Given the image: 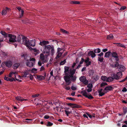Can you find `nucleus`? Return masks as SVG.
Segmentation results:
<instances>
[{
  "mask_svg": "<svg viewBox=\"0 0 127 127\" xmlns=\"http://www.w3.org/2000/svg\"><path fill=\"white\" fill-rule=\"evenodd\" d=\"M49 43L47 41L43 40L40 42L39 44L43 46V52L44 53L49 55L51 52V55H53L55 53L54 47L52 45H48Z\"/></svg>",
  "mask_w": 127,
  "mask_h": 127,
  "instance_id": "f257e3e1",
  "label": "nucleus"
},
{
  "mask_svg": "<svg viewBox=\"0 0 127 127\" xmlns=\"http://www.w3.org/2000/svg\"><path fill=\"white\" fill-rule=\"evenodd\" d=\"M24 42V44L28 47L29 49L32 48L29 46H30L32 47H34L35 45V40L33 39L30 40V41L28 40V39L27 38V39H24L23 40Z\"/></svg>",
  "mask_w": 127,
  "mask_h": 127,
  "instance_id": "f03ea898",
  "label": "nucleus"
},
{
  "mask_svg": "<svg viewBox=\"0 0 127 127\" xmlns=\"http://www.w3.org/2000/svg\"><path fill=\"white\" fill-rule=\"evenodd\" d=\"M22 56L24 57L25 61H26V63L27 66L30 67H31L33 66L34 65V62H32L30 61V57L24 55H23Z\"/></svg>",
  "mask_w": 127,
  "mask_h": 127,
  "instance_id": "7ed1b4c3",
  "label": "nucleus"
},
{
  "mask_svg": "<svg viewBox=\"0 0 127 127\" xmlns=\"http://www.w3.org/2000/svg\"><path fill=\"white\" fill-rule=\"evenodd\" d=\"M69 78H66L64 79L65 82L67 84V85H69L71 83V81L75 82L76 80L77 77L75 75H73L69 77Z\"/></svg>",
  "mask_w": 127,
  "mask_h": 127,
  "instance_id": "20e7f679",
  "label": "nucleus"
},
{
  "mask_svg": "<svg viewBox=\"0 0 127 127\" xmlns=\"http://www.w3.org/2000/svg\"><path fill=\"white\" fill-rule=\"evenodd\" d=\"M16 37L15 35L9 34L7 36L6 39H8L9 41L11 42H14L16 41Z\"/></svg>",
  "mask_w": 127,
  "mask_h": 127,
  "instance_id": "39448f33",
  "label": "nucleus"
},
{
  "mask_svg": "<svg viewBox=\"0 0 127 127\" xmlns=\"http://www.w3.org/2000/svg\"><path fill=\"white\" fill-rule=\"evenodd\" d=\"M76 71V69H72L71 68H70L69 72H68V73H69V75L64 76V79L66 78H69V77L74 75Z\"/></svg>",
  "mask_w": 127,
  "mask_h": 127,
  "instance_id": "423d86ee",
  "label": "nucleus"
},
{
  "mask_svg": "<svg viewBox=\"0 0 127 127\" xmlns=\"http://www.w3.org/2000/svg\"><path fill=\"white\" fill-rule=\"evenodd\" d=\"M79 80L85 85H87L88 84V81L87 80L86 78L84 76L80 77L79 78Z\"/></svg>",
  "mask_w": 127,
  "mask_h": 127,
  "instance_id": "0eeeda50",
  "label": "nucleus"
},
{
  "mask_svg": "<svg viewBox=\"0 0 127 127\" xmlns=\"http://www.w3.org/2000/svg\"><path fill=\"white\" fill-rule=\"evenodd\" d=\"M27 38L22 35H18L17 37V41L18 42H20L22 39V43L24 44L23 43V42H24L23 41L24 40H23L24 39H27Z\"/></svg>",
  "mask_w": 127,
  "mask_h": 127,
  "instance_id": "6e6552de",
  "label": "nucleus"
},
{
  "mask_svg": "<svg viewBox=\"0 0 127 127\" xmlns=\"http://www.w3.org/2000/svg\"><path fill=\"white\" fill-rule=\"evenodd\" d=\"M69 67L68 66H65L64 67V73L66 76L68 75V72L69 71Z\"/></svg>",
  "mask_w": 127,
  "mask_h": 127,
  "instance_id": "1a4fd4ad",
  "label": "nucleus"
},
{
  "mask_svg": "<svg viewBox=\"0 0 127 127\" xmlns=\"http://www.w3.org/2000/svg\"><path fill=\"white\" fill-rule=\"evenodd\" d=\"M67 105L69 106H74L72 107L73 108H79L80 107V106L78 105H77L75 104L72 103H68L67 104Z\"/></svg>",
  "mask_w": 127,
  "mask_h": 127,
  "instance_id": "9d476101",
  "label": "nucleus"
},
{
  "mask_svg": "<svg viewBox=\"0 0 127 127\" xmlns=\"http://www.w3.org/2000/svg\"><path fill=\"white\" fill-rule=\"evenodd\" d=\"M114 89V88L113 87L111 86H107L104 89L103 91V92H104V91H111L112 90Z\"/></svg>",
  "mask_w": 127,
  "mask_h": 127,
  "instance_id": "9b49d317",
  "label": "nucleus"
},
{
  "mask_svg": "<svg viewBox=\"0 0 127 127\" xmlns=\"http://www.w3.org/2000/svg\"><path fill=\"white\" fill-rule=\"evenodd\" d=\"M116 76L117 77L118 80L120 79L122 77V73L121 71L117 72L116 74Z\"/></svg>",
  "mask_w": 127,
  "mask_h": 127,
  "instance_id": "f8f14e48",
  "label": "nucleus"
},
{
  "mask_svg": "<svg viewBox=\"0 0 127 127\" xmlns=\"http://www.w3.org/2000/svg\"><path fill=\"white\" fill-rule=\"evenodd\" d=\"M16 99L18 101H26L27 99H24L22 97L20 96H18L16 97Z\"/></svg>",
  "mask_w": 127,
  "mask_h": 127,
  "instance_id": "ddd939ff",
  "label": "nucleus"
},
{
  "mask_svg": "<svg viewBox=\"0 0 127 127\" xmlns=\"http://www.w3.org/2000/svg\"><path fill=\"white\" fill-rule=\"evenodd\" d=\"M89 59L87 58L85 60L84 62L86 63V66L87 67L91 65V61H89Z\"/></svg>",
  "mask_w": 127,
  "mask_h": 127,
  "instance_id": "4468645a",
  "label": "nucleus"
},
{
  "mask_svg": "<svg viewBox=\"0 0 127 127\" xmlns=\"http://www.w3.org/2000/svg\"><path fill=\"white\" fill-rule=\"evenodd\" d=\"M4 79L6 80L10 81V82H12L13 81H15V80L14 78H12L11 79L10 78L8 77H6L5 76L4 78Z\"/></svg>",
  "mask_w": 127,
  "mask_h": 127,
  "instance_id": "2eb2a0df",
  "label": "nucleus"
},
{
  "mask_svg": "<svg viewBox=\"0 0 127 127\" xmlns=\"http://www.w3.org/2000/svg\"><path fill=\"white\" fill-rule=\"evenodd\" d=\"M93 51H90L88 53V55L89 56H91V57L93 58L95 57L96 56V54Z\"/></svg>",
  "mask_w": 127,
  "mask_h": 127,
  "instance_id": "dca6fc26",
  "label": "nucleus"
},
{
  "mask_svg": "<svg viewBox=\"0 0 127 127\" xmlns=\"http://www.w3.org/2000/svg\"><path fill=\"white\" fill-rule=\"evenodd\" d=\"M5 64L6 66L8 67H10L12 65V63L11 61H8L6 62L5 63Z\"/></svg>",
  "mask_w": 127,
  "mask_h": 127,
  "instance_id": "f3484780",
  "label": "nucleus"
},
{
  "mask_svg": "<svg viewBox=\"0 0 127 127\" xmlns=\"http://www.w3.org/2000/svg\"><path fill=\"white\" fill-rule=\"evenodd\" d=\"M0 33L2 35L4 36V37L6 38V39L7 38V36H8V35L9 34L6 33L3 31H1L0 32Z\"/></svg>",
  "mask_w": 127,
  "mask_h": 127,
  "instance_id": "a211bd4d",
  "label": "nucleus"
},
{
  "mask_svg": "<svg viewBox=\"0 0 127 127\" xmlns=\"http://www.w3.org/2000/svg\"><path fill=\"white\" fill-rule=\"evenodd\" d=\"M45 77L42 75H38L37 76V79L39 80H42L45 79Z\"/></svg>",
  "mask_w": 127,
  "mask_h": 127,
  "instance_id": "6ab92c4d",
  "label": "nucleus"
},
{
  "mask_svg": "<svg viewBox=\"0 0 127 127\" xmlns=\"http://www.w3.org/2000/svg\"><path fill=\"white\" fill-rule=\"evenodd\" d=\"M118 68H119L121 71L123 72L125 70V67L122 65H120L119 66V67Z\"/></svg>",
  "mask_w": 127,
  "mask_h": 127,
  "instance_id": "aec40b11",
  "label": "nucleus"
},
{
  "mask_svg": "<svg viewBox=\"0 0 127 127\" xmlns=\"http://www.w3.org/2000/svg\"><path fill=\"white\" fill-rule=\"evenodd\" d=\"M112 56L113 57L115 58H118V55L117 54L116 52H113L111 53Z\"/></svg>",
  "mask_w": 127,
  "mask_h": 127,
  "instance_id": "412c9836",
  "label": "nucleus"
},
{
  "mask_svg": "<svg viewBox=\"0 0 127 127\" xmlns=\"http://www.w3.org/2000/svg\"><path fill=\"white\" fill-rule=\"evenodd\" d=\"M111 52L110 51H108L106 52L105 54L104 57L109 58Z\"/></svg>",
  "mask_w": 127,
  "mask_h": 127,
  "instance_id": "4be33fe9",
  "label": "nucleus"
},
{
  "mask_svg": "<svg viewBox=\"0 0 127 127\" xmlns=\"http://www.w3.org/2000/svg\"><path fill=\"white\" fill-rule=\"evenodd\" d=\"M80 93L82 94L84 96L86 97L88 95L87 93L85 90L82 91Z\"/></svg>",
  "mask_w": 127,
  "mask_h": 127,
  "instance_id": "5701e85b",
  "label": "nucleus"
},
{
  "mask_svg": "<svg viewBox=\"0 0 127 127\" xmlns=\"http://www.w3.org/2000/svg\"><path fill=\"white\" fill-rule=\"evenodd\" d=\"M114 38L112 34H110L107 35V39H111Z\"/></svg>",
  "mask_w": 127,
  "mask_h": 127,
  "instance_id": "b1692460",
  "label": "nucleus"
},
{
  "mask_svg": "<svg viewBox=\"0 0 127 127\" xmlns=\"http://www.w3.org/2000/svg\"><path fill=\"white\" fill-rule=\"evenodd\" d=\"M111 77L113 78V80L114 79H116L117 80H118V79H117L118 78H117V77L116 76V74L115 73H114V74L113 73V74H111Z\"/></svg>",
  "mask_w": 127,
  "mask_h": 127,
  "instance_id": "393cba45",
  "label": "nucleus"
},
{
  "mask_svg": "<svg viewBox=\"0 0 127 127\" xmlns=\"http://www.w3.org/2000/svg\"><path fill=\"white\" fill-rule=\"evenodd\" d=\"M113 79L111 77H109L107 78L106 81L107 82H110L113 81Z\"/></svg>",
  "mask_w": 127,
  "mask_h": 127,
  "instance_id": "a878e982",
  "label": "nucleus"
},
{
  "mask_svg": "<svg viewBox=\"0 0 127 127\" xmlns=\"http://www.w3.org/2000/svg\"><path fill=\"white\" fill-rule=\"evenodd\" d=\"M70 3L72 4H80V2L75 0L72 1H71Z\"/></svg>",
  "mask_w": 127,
  "mask_h": 127,
  "instance_id": "bb28decb",
  "label": "nucleus"
},
{
  "mask_svg": "<svg viewBox=\"0 0 127 127\" xmlns=\"http://www.w3.org/2000/svg\"><path fill=\"white\" fill-rule=\"evenodd\" d=\"M86 97L89 99H91L94 98V97L92 96L91 94L90 93L87 95Z\"/></svg>",
  "mask_w": 127,
  "mask_h": 127,
  "instance_id": "cd10ccee",
  "label": "nucleus"
},
{
  "mask_svg": "<svg viewBox=\"0 0 127 127\" xmlns=\"http://www.w3.org/2000/svg\"><path fill=\"white\" fill-rule=\"evenodd\" d=\"M40 59L42 61L44 60L45 59L44 56L43 54H40Z\"/></svg>",
  "mask_w": 127,
  "mask_h": 127,
  "instance_id": "c85d7f7f",
  "label": "nucleus"
},
{
  "mask_svg": "<svg viewBox=\"0 0 127 127\" xmlns=\"http://www.w3.org/2000/svg\"><path fill=\"white\" fill-rule=\"evenodd\" d=\"M101 52L100 49L99 48H97L94 50V52L95 53H99Z\"/></svg>",
  "mask_w": 127,
  "mask_h": 127,
  "instance_id": "c756f323",
  "label": "nucleus"
},
{
  "mask_svg": "<svg viewBox=\"0 0 127 127\" xmlns=\"http://www.w3.org/2000/svg\"><path fill=\"white\" fill-rule=\"evenodd\" d=\"M93 78L94 80L95 81H96L99 79V76L97 75H96L94 76Z\"/></svg>",
  "mask_w": 127,
  "mask_h": 127,
  "instance_id": "7c9ffc66",
  "label": "nucleus"
},
{
  "mask_svg": "<svg viewBox=\"0 0 127 127\" xmlns=\"http://www.w3.org/2000/svg\"><path fill=\"white\" fill-rule=\"evenodd\" d=\"M104 59L103 57H98V61L101 62H103V61Z\"/></svg>",
  "mask_w": 127,
  "mask_h": 127,
  "instance_id": "2f4dec72",
  "label": "nucleus"
},
{
  "mask_svg": "<svg viewBox=\"0 0 127 127\" xmlns=\"http://www.w3.org/2000/svg\"><path fill=\"white\" fill-rule=\"evenodd\" d=\"M17 9L19 11H21L22 14V16H23V14L24 13V11L23 10H22L21 8L20 7H18L17 8Z\"/></svg>",
  "mask_w": 127,
  "mask_h": 127,
  "instance_id": "473e14b6",
  "label": "nucleus"
},
{
  "mask_svg": "<svg viewBox=\"0 0 127 127\" xmlns=\"http://www.w3.org/2000/svg\"><path fill=\"white\" fill-rule=\"evenodd\" d=\"M107 85V84L106 82H102L100 85V87L102 88L104 87L105 85Z\"/></svg>",
  "mask_w": 127,
  "mask_h": 127,
  "instance_id": "72a5a7b5",
  "label": "nucleus"
},
{
  "mask_svg": "<svg viewBox=\"0 0 127 127\" xmlns=\"http://www.w3.org/2000/svg\"><path fill=\"white\" fill-rule=\"evenodd\" d=\"M103 92H101L99 93V95L101 96H102L105 94V93H107L108 91Z\"/></svg>",
  "mask_w": 127,
  "mask_h": 127,
  "instance_id": "f704fd0d",
  "label": "nucleus"
},
{
  "mask_svg": "<svg viewBox=\"0 0 127 127\" xmlns=\"http://www.w3.org/2000/svg\"><path fill=\"white\" fill-rule=\"evenodd\" d=\"M57 53L58 54V55L57 56L56 58H59L60 57L62 54V53L61 52H57Z\"/></svg>",
  "mask_w": 127,
  "mask_h": 127,
  "instance_id": "c9c22d12",
  "label": "nucleus"
},
{
  "mask_svg": "<svg viewBox=\"0 0 127 127\" xmlns=\"http://www.w3.org/2000/svg\"><path fill=\"white\" fill-rule=\"evenodd\" d=\"M101 79L102 80L105 81L106 80L107 78L106 76H102L101 77Z\"/></svg>",
  "mask_w": 127,
  "mask_h": 127,
  "instance_id": "e433bc0d",
  "label": "nucleus"
},
{
  "mask_svg": "<svg viewBox=\"0 0 127 127\" xmlns=\"http://www.w3.org/2000/svg\"><path fill=\"white\" fill-rule=\"evenodd\" d=\"M20 64L19 63H16L14 64V69L17 68L19 66Z\"/></svg>",
  "mask_w": 127,
  "mask_h": 127,
  "instance_id": "4c0bfd02",
  "label": "nucleus"
},
{
  "mask_svg": "<svg viewBox=\"0 0 127 127\" xmlns=\"http://www.w3.org/2000/svg\"><path fill=\"white\" fill-rule=\"evenodd\" d=\"M114 65V66L115 67H117V68H119L118 67L119 66H120L119 63L118 62H115Z\"/></svg>",
  "mask_w": 127,
  "mask_h": 127,
  "instance_id": "58836bf2",
  "label": "nucleus"
},
{
  "mask_svg": "<svg viewBox=\"0 0 127 127\" xmlns=\"http://www.w3.org/2000/svg\"><path fill=\"white\" fill-rule=\"evenodd\" d=\"M66 59L64 60L63 61H62L60 63V65H62L64 64L66 62Z\"/></svg>",
  "mask_w": 127,
  "mask_h": 127,
  "instance_id": "ea45409f",
  "label": "nucleus"
},
{
  "mask_svg": "<svg viewBox=\"0 0 127 127\" xmlns=\"http://www.w3.org/2000/svg\"><path fill=\"white\" fill-rule=\"evenodd\" d=\"M60 31L61 32H63L64 33H65L67 34L68 33V32L66 30L63 29H60Z\"/></svg>",
  "mask_w": 127,
  "mask_h": 127,
  "instance_id": "a19ab883",
  "label": "nucleus"
},
{
  "mask_svg": "<svg viewBox=\"0 0 127 127\" xmlns=\"http://www.w3.org/2000/svg\"><path fill=\"white\" fill-rule=\"evenodd\" d=\"M66 99L69 100H70L72 101H75L76 99L74 98H72L71 97H67L66 98Z\"/></svg>",
  "mask_w": 127,
  "mask_h": 127,
  "instance_id": "79ce46f5",
  "label": "nucleus"
},
{
  "mask_svg": "<svg viewBox=\"0 0 127 127\" xmlns=\"http://www.w3.org/2000/svg\"><path fill=\"white\" fill-rule=\"evenodd\" d=\"M123 112L124 114H126L127 112V107H125L123 108Z\"/></svg>",
  "mask_w": 127,
  "mask_h": 127,
  "instance_id": "37998d69",
  "label": "nucleus"
},
{
  "mask_svg": "<svg viewBox=\"0 0 127 127\" xmlns=\"http://www.w3.org/2000/svg\"><path fill=\"white\" fill-rule=\"evenodd\" d=\"M7 12L6 11L5 9H4L2 12V14L3 15H5Z\"/></svg>",
  "mask_w": 127,
  "mask_h": 127,
  "instance_id": "c03bdc74",
  "label": "nucleus"
},
{
  "mask_svg": "<svg viewBox=\"0 0 127 127\" xmlns=\"http://www.w3.org/2000/svg\"><path fill=\"white\" fill-rule=\"evenodd\" d=\"M53 124L52 123H51L50 122H48L47 123V124L46 125V126L47 127H50Z\"/></svg>",
  "mask_w": 127,
  "mask_h": 127,
  "instance_id": "a18cd8bd",
  "label": "nucleus"
},
{
  "mask_svg": "<svg viewBox=\"0 0 127 127\" xmlns=\"http://www.w3.org/2000/svg\"><path fill=\"white\" fill-rule=\"evenodd\" d=\"M64 111L67 116H68L69 114H70V113L71 112H70L69 111H67L66 110H65Z\"/></svg>",
  "mask_w": 127,
  "mask_h": 127,
  "instance_id": "49530a36",
  "label": "nucleus"
},
{
  "mask_svg": "<svg viewBox=\"0 0 127 127\" xmlns=\"http://www.w3.org/2000/svg\"><path fill=\"white\" fill-rule=\"evenodd\" d=\"M103 52H101L100 53L98 54L97 55L98 56V57H103Z\"/></svg>",
  "mask_w": 127,
  "mask_h": 127,
  "instance_id": "de8ad7c7",
  "label": "nucleus"
},
{
  "mask_svg": "<svg viewBox=\"0 0 127 127\" xmlns=\"http://www.w3.org/2000/svg\"><path fill=\"white\" fill-rule=\"evenodd\" d=\"M15 72H11L9 74V75L8 76L10 77H11L12 76V75L13 74H15Z\"/></svg>",
  "mask_w": 127,
  "mask_h": 127,
  "instance_id": "09e8293b",
  "label": "nucleus"
},
{
  "mask_svg": "<svg viewBox=\"0 0 127 127\" xmlns=\"http://www.w3.org/2000/svg\"><path fill=\"white\" fill-rule=\"evenodd\" d=\"M87 87L89 88H92L93 87V85L92 84H89L87 86Z\"/></svg>",
  "mask_w": 127,
  "mask_h": 127,
  "instance_id": "8fccbe9b",
  "label": "nucleus"
},
{
  "mask_svg": "<svg viewBox=\"0 0 127 127\" xmlns=\"http://www.w3.org/2000/svg\"><path fill=\"white\" fill-rule=\"evenodd\" d=\"M127 79V76H126L124 79L120 81H119V82H123L125 81Z\"/></svg>",
  "mask_w": 127,
  "mask_h": 127,
  "instance_id": "3c124183",
  "label": "nucleus"
},
{
  "mask_svg": "<svg viewBox=\"0 0 127 127\" xmlns=\"http://www.w3.org/2000/svg\"><path fill=\"white\" fill-rule=\"evenodd\" d=\"M37 69L35 68H32V72L35 73L37 71Z\"/></svg>",
  "mask_w": 127,
  "mask_h": 127,
  "instance_id": "603ef678",
  "label": "nucleus"
},
{
  "mask_svg": "<svg viewBox=\"0 0 127 127\" xmlns=\"http://www.w3.org/2000/svg\"><path fill=\"white\" fill-rule=\"evenodd\" d=\"M29 73L27 72H25L24 73V76L25 77H28V76L27 77V75H28Z\"/></svg>",
  "mask_w": 127,
  "mask_h": 127,
  "instance_id": "864d4df0",
  "label": "nucleus"
},
{
  "mask_svg": "<svg viewBox=\"0 0 127 127\" xmlns=\"http://www.w3.org/2000/svg\"><path fill=\"white\" fill-rule=\"evenodd\" d=\"M65 89L67 90H69L70 89V88L69 87H67L66 86H65L64 87Z\"/></svg>",
  "mask_w": 127,
  "mask_h": 127,
  "instance_id": "5fc2aeb1",
  "label": "nucleus"
},
{
  "mask_svg": "<svg viewBox=\"0 0 127 127\" xmlns=\"http://www.w3.org/2000/svg\"><path fill=\"white\" fill-rule=\"evenodd\" d=\"M85 61L83 58H81V60L80 62V64H82L83 62H84Z\"/></svg>",
  "mask_w": 127,
  "mask_h": 127,
  "instance_id": "6e6d98bb",
  "label": "nucleus"
},
{
  "mask_svg": "<svg viewBox=\"0 0 127 127\" xmlns=\"http://www.w3.org/2000/svg\"><path fill=\"white\" fill-rule=\"evenodd\" d=\"M126 6H122L120 8V9L121 10H123L125 9H126Z\"/></svg>",
  "mask_w": 127,
  "mask_h": 127,
  "instance_id": "4d7b16f0",
  "label": "nucleus"
},
{
  "mask_svg": "<svg viewBox=\"0 0 127 127\" xmlns=\"http://www.w3.org/2000/svg\"><path fill=\"white\" fill-rule=\"evenodd\" d=\"M86 114L90 118H91L92 117V115L88 113H86Z\"/></svg>",
  "mask_w": 127,
  "mask_h": 127,
  "instance_id": "13d9d810",
  "label": "nucleus"
},
{
  "mask_svg": "<svg viewBox=\"0 0 127 127\" xmlns=\"http://www.w3.org/2000/svg\"><path fill=\"white\" fill-rule=\"evenodd\" d=\"M71 89L73 91H75L76 90V88L73 86H72L71 87Z\"/></svg>",
  "mask_w": 127,
  "mask_h": 127,
  "instance_id": "bf43d9fd",
  "label": "nucleus"
},
{
  "mask_svg": "<svg viewBox=\"0 0 127 127\" xmlns=\"http://www.w3.org/2000/svg\"><path fill=\"white\" fill-rule=\"evenodd\" d=\"M29 75L30 79H31V80H32L33 78V76L31 74H29Z\"/></svg>",
  "mask_w": 127,
  "mask_h": 127,
  "instance_id": "052dcab7",
  "label": "nucleus"
},
{
  "mask_svg": "<svg viewBox=\"0 0 127 127\" xmlns=\"http://www.w3.org/2000/svg\"><path fill=\"white\" fill-rule=\"evenodd\" d=\"M49 118V116L48 115H46L44 117V118L45 119H48Z\"/></svg>",
  "mask_w": 127,
  "mask_h": 127,
  "instance_id": "680f3d73",
  "label": "nucleus"
},
{
  "mask_svg": "<svg viewBox=\"0 0 127 127\" xmlns=\"http://www.w3.org/2000/svg\"><path fill=\"white\" fill-rule=\"evenodd\" d=\"M127 91V90L125 87L123 88V89L122 90V91L123 92H126Z\"/></svg>",
  "mask_w": 127,
  "mask_h": 127,
  "instance_id": "e2e57ef3",
  "label": "nucleus"
},
{
  "mask_svg": "<svg viewBox=\"0 0 127 127\" xmlns=\"http://www.w3.org/2000/svg\"><path fill=\"white\" fill-rule=\"evenodd\" d=\"M92 90V88H89L87 90V91L88 92H91Z\"/></svg>",
  "mask_w": 127,
  "mask_h": 127,
  "instance_id": "0e129e2a",
  "label": "nucleus"
},
{
  "mask_svg": "<svg viewBox=\"0 0 127 127\" xmlns=\"http://www.w3.org/2000/svg\"><path fill=\"white\" fill-rule=\"evenodd\" d=\"M39 95L38 94H35L32 95V96L34 97H38Z\"/></svg>",
  "mask_w": 127,
  "mask_h": 127,
  "instance_id": "69168bd1",
  "label": "nucleus"
},
{
  "mask_svg": "<svg viewBox=\"0 0 127 127\" xmlns=\"http://www.w3.org/2000/svg\"><path fill=\"white\" fill-rule=\"evenodd\" d=\"M62 50V49L60 48H58L57 49V52H60Z\"/></svg>",
  "mask_w": 127,
  "mask_h": 127,
  "instance_id": "338daca9",
  "label": "nucleus"
},
{
  "mask_svg": "<svg viewBox=\"0 0 127 127\" xmlns=\"http://www.w3.org/2000/svg\"><path fill=\"white\" fill-rule=\"evenodd\" d=\"M108 50L107 49H103L102 50V51L103 52H105Z\"/></svg>",
  "mask_w": 127,
  "mask_h": 127,
  "instance_id": "774afa93",
  "label": "nucleus"
}]
</instances>
